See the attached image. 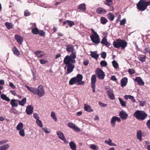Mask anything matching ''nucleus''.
<instances>
[{
  "label": "nucleus",
  "mask_w": 150,
  "mask_h": 150,
  "mask_svg": "<svg viewBox=\"0 0 150 150\" xmlns=\"http://www.w3.org/2000/svg\"><path fill=\"white\" fill-rule=\"evenodd\" d=\"M26 87L29 91L32 92L34 94L38 95L39 97H42L45 95V89L43 86L41 85H39L37 89L27 86Z\"/></svg>",
  "instance_id": "obj_1"
},
{
  "label": "nucleus",
  "mask_w": 150,
  "mask_h": 150,
  "mask_svg": "<svg viewBox=\"0 0 150 150\" xmlns=\"http://www.w3.org/2000/svg\"><path fill=\"white\" fill-rule=\"evenodd\" d=\"M113 45L115 48H121V49H124L127 46V43L125 40L118 39L113 42Z\"/></svg>",
  "instance_id": "obj_2"
},
{
  "label": "nucleus",
  "mask_w": 150,
  "mask_h": 150,
  "mask_svg": "<svg viewBox=\"0 0 150 150\" xmlns=\"http://www.w3.org/2000/svg\"><path fill=\"white\" fill-rule=\"evenodd\" d=\"M83 78L82 75L80 74H78L75 77H74L70 79L69 82L70 85H73L76 83L78 85H83L84 82L82 81Z\"/></svg>",
  "instance_id": "obj_3"
},
{
  "label": "nucleus",
  "mask_w": 150,
  "mask_h": 150,
  "mask_svg": "<svg viewBox=\"0 0 150 150\" xmlns=\"http://www.w3.org/2000/svg\"><path fill=\"white\" fill-rule=\"evenodd\" d=\"M133 116L138 120L143 121L147 117L148 115L144 111L137 110L134 112Z\"/></svg>",
  "instance_id": "obj_4"
},
{
  "label": "nucleus",
  "mask_w": 150,
  "mask_h": 150,
  "mask_svg": "<svg viewBox=\"0 0 150 150\" xmlns=\"http://www.w3.org/2000/svg\"><path fill=\"white\" fill-rule=\"evenodd\" d=\"M92 34L90 35V38L93 43L98 44L100 42V38L99 36L93 29H91Z\"/></svg>",
  "instance_id": "obj_5"
},
{
  "label": "nucleus",
  "mask_w": 150,
  "mask_h": 150,
  "mask_svg": "<svg viewBox=\"0 0 150 150\" xmlns=\"http://www.w3.org/2000/svg\"><path fill=\"white\" fill-rule=\"evenodd\" d=\"M138 9L141 11H144L146 8L147 7L145 3V0H140L137 5Z\"/></svg>",
  "instance_id": "obj_6"
},
{
  "label": "nucleus",
  "mask_w": 150,
  "mask_h": 150,
  "mask_svg": "<svg viewBox=\"0 0 150 150\" xmlns=\"http://www.w3.org/2000/svg\"><path fill=\"white\" fill-rule=\"evenodd\" d=\"M76 62V61L75 59H72L69 56V55H67L66 56L64 59V63L66 65H67L71 64H72L75 63Z\"/></svg>",
  "instance_id": "obj_7"
},
{
  "label": "nucleus",
  "mask_w": 150,
  "mask_h": 150,
  "mask_svg": "<svg viewBox=\"0 0 150 150\" xmlns=\"http://www.w3.org/2000/svg\"><path fill=\"white\" fill-rule=\"evenodd\" d=\"M96 74L98 78L101 80H103L105 77V75L104 72L100 69H97L96 71Z\"/></svg>",
  "instance_id": "obj_8"
},
{
  "label": "nucleus",
  "mask_w": 150,
  "mask_h": 150,
  "mask_svg": "<svg viewBox=\"0 0 150 150\" xmlns=\"http://www.w3.org/2000/svg\"><path fill=\"white\" fill-rule=\"evenodd\" d=\"M107 95L111 100H113L115 99L113 90L109 88H106L105 89Z\"/></svg>",
  "instance_id": "obj_9"
},
{
  "label": "nucleus",
  "mask_w": 150,
  "mask_h": 150,
  "mask_svg": "<svg viewBox=\"0 0 150 150\" xmlns=\"http://www.w3.org/2000/svg\"><path fill=\"white\" fill-rule=\"evenodd\" d=\"M57 134L59 138L63 141L65 144L68 143V141L66 140L65 137L62 132L61 131H58L57 132Z\"/></svg>",
  "instance_id": "obj_10"
},
{
  "label": "nucleus",
  "mask_w": 150,
  "mask_h": 150,
  "mask_svg": "<svg viewBox=\"0 0 150 150\" xmlns=\"http://www.w3.org/2000/svg\"><path fill=\"white\" fill-rule=\"evenodd\" d=\"M121 120L120 118L114 116L113 117L111 120L110 123L112 125V127H114L115 126V122L117 121L118 122H121Z\"/></svg>",
  "instance_id": "obj_11"
},
{
  "label": "nucleus",
  "mask_w": 150,
  "mask_h": 150,
  "mask_svg": "<svg viewBox=\"0 0 150 150\" xmlns=\"http://www.w3.org/2000/svg\"><path fill=\"white\" fill-rule=\"evenodd\" d=\"M66 66L67 68L66 72L67 74H69L72 72L75 67L74 65L71 64H69Z\"/></svg>",
  "instance_id": "obj_12"
},
{
  "label": "nucleus",
  "mask_w": 150,
  "mask_h": 150,
  "mask_svg": "<svg viewBox=\"0 0 150 150\" xmlns=\"http://www.w3.org/2000/svg\"><path fill=\"white\" fill-rule=\"evenodd\" d=\"M119 116L122 120H125L127 119L128 115L125 111L122 110L120 112Z\"/></svg>",
  "instance_id": "obj_13"
},
{
  "label": "nucleus",
  "mask_w": 150,
  "mask_h": 150,
  "mask_svg": "<svg viewBox=\"0 0 150 150\" xmlns=\"http://www.w3.org/2000/svg\"><path fill=\"white\" fill-rule=\"evenodd\" d=\"M14 37L15 39L16 40L18 43L20 45H21L23 40V37L19 35L16 34L15 35Z\"/></svg>",
  "instance_id": "obj_14"
},
{
  "label": "nucleus",
  "mask_w": 150,
  "mask_h": 150,
  "mask_svg": "<svg viewBox=\"0 0 150 150\" xmlns=\"http://www.w3.org/2000/svg\"><path fill=\"white\" fill-rule=\"evenodd\" d=\"M33 108L31 105H28L26 110V112L28 115H30L32 114L33 112Z\"/></svg>",
  "instance_id": "obj_15"
},
{
  "label": "nucleus",
  "mask_w": 150,
  "mask_h": 150,
  "mask_svg": "<svg viewBox=\"0 0 150 150\" xmlns=\"http://www.w3.org/2000/svg\"><path fill=\"white\" fill-rule=\"evenodd\" d=\"M107 12V11L105 9L102 7L98 8L96 10V12L100 14H104Z\"/></svg>",
  "instance_id": "obj_16"
},
{
  "label": "nucleus",
  "mask_w": 150,
  "mask_h": 150,
  "mask_svg": "<svg viewBox=\"0 0 150 150\" xmlns=\"http://www.w3.org/2000/svg\"><path fill=\"white\" fill-rule=\"evenodd\" d=\"M134 81L137 82L138 85L139 86H144V82L142 81V78L140 77H136Z\"/></svg>",
  "instance_id": "obj_17"
},
{
  "label": "nucleus",
  "mask_w": 150,
  "mask_h": 150,
  "mask_svg": "<svg viewBox=\"0 0 150 150\" xmlns=\"http://www.w3.org/2000/svg\"><path fill=\"white\" fill-rule=\"evenodd\" d=\"M68 126L70 128L74 129L76 131H80V129L77 127L76 126L75 124L72 123H69L68 124Z\"/></svg>",
  "instance_id": "obj_18"
},
{
  "label": "nucleus",
  "mask_w": 150,
  "mask_h": 150,
  "mask_svg": "<svg viewBox=\"0 0 150 150\" xmlns=\"http://www.w3.org/2000/svg\"><path fill=\"white\" fill-rule=\"evenodd\" d=\"M66 50L69 52H72L75 51L74 48V46L71 45H66Z\"/></svg>",
  "instance_id": "obj_19"
},
{
  "label": "nucleus",
  "mask_w": 150,
  "mask_h": 150,
  "mask_svg": "<svg viewBox=\"0 0 150 150\" xmlns=\"http://www.w3.org/2000/svg\"><path fill=\"white\" fill-rule=\"evenodd\" d=\"M18 100L12 99L10 102V104L12 108L17 107L18 106Z\"/></svg>",
  "instance_id": "obj_20"
},
{
  "label": "nucleus",
  "mask_w": 150,
  "mask_h": 150,
  "mask_svg": "<svg viewBox=\"0 0 150 150\" xmlns=\"http://www.w3.org/2000/svg\"><path fill=\"white\" fill-rule=\"evenodd\" d=\"M128 82L127 78L126 77L122 78L121 80V86L122 87H123L125 86Z\"/></svg>",
  "instance_id": "obj_21"
},
{
  "label": "nucleus",
  "mask_w": 150,
  "mask_h": 150,
  "mask_svg": "<svg viewBox=\"0 0 150 150\" xmlns=\"http://www.w3.org/2000/svg\"><path fill=\"white\" fill-rule=\"evenodd\" d=\"M78 9V10H80L83 12H85L86 10V7L85 4L84 3L81 4L79 6Z\"/></svg>",
  "instance_id": "obj_22"
},
{
  "label": "nucleus",
  "mask_w": 150,
  "mask_h": 150,
  "mask_svg": "<svg viewBox=\"0 0 150 150\" xmlns=\"http://www.w3.org/2000/svg\"><path fill=\"white\" fill-rule=\"evenodd\" d=\"M101 43L103 45H105L107 47H108L110 45V43L107 42V39L105 37H104L102 39Z\"/></svg>",
  "instance_id": "obj_23"
},
{
  "label": "nucleus",
  "mask_w": 150,
  "mask_h": 150,
  "mask_svg": "<svg viewBox=\"0 0 150 150\" xmlns=\"http://www.w3.org/2000/svg\"><path fill=\"white\" fill-rule=\"evenodd\" d=\"M84 108L86 111L88 112H91L93 111V109L91 108V106L87 104H84Z\"/></svg>",
  "instance_id": "obj_24"
},
{
  "label": "nucleus",
  "mask_w": 150,
  "mask_h": 150,
  "mask_svg": "<svg viewBox=\"0 0 150 150\" xmlns=\"http://www.w3.org/2000/svg\"><path fill=\"white\" fill-rule=\"evenodd\" d=\"M66 24H67L70 27H71L75 25L73 21L69 20H67L63 22L62 25L64 26Z\"/></svg>",
  "instance_id": "obj_25"
},
{
  "label": "nucleus",
  "mask_w": 150,
  "mask_h": 150,
  "mask_svg": "<svg viewBox=\"0 0 150 150\" xmlns=\"http://www.w3.org/2000/svg\"><path fill=\"white\" fill-rule=\"evenodd\" d=\"M69 145L70 148L72 150H76V144L73 142H71L69 143Z\"/></svg>",
  "instance_id": "obj_26"
},
{
  "label": "nucleus",
  "mask_w": 150,
  "mask_h": 150,
  "mask_svg": "<svg viewBox=\"0 0 150 150\" xmlns=\"http://www.w3.org/2000/svg\"><path fill=\"white\" fill-rule=\"evenodd\" d=\"M34 53L37 57L40 58L42 57L44 55L43 52L40 50H37L35 51Z\"/></svg>",
  "instance_id": "obj_27"
},
{
  "label": "nucleus",
  "mask_w": 150,
  "mask_h": 150,
  "mask_svg": "<svg viewBox=\"0 0 150 150\" xmlns=\"http://www.w3.org/2000/svg\"><path fill=\"white\" fill-rule=\"evenodd\" d=\"M12 51L15 55L18 56L20 54V52L16 47H15L12 48Z\"/></svg>",
  "instance_id": "obj_28"
},
{
  "label": "nucleus",
  "mask_w": 150,
  "mask_h": 150,
  "mask_svg": "<svg viewBox=\"0 0 150 150\" xmlns=\"http://www.w3.org/2000/svg\"><path fill=\"white\" fill-rule=\"evenodd\" d=\"M96 78L95 75H93L91 77V85H95Z\"/></svg>",
  "instance_id": "obj_29"
},
{
  "label": "nucleus",
  "mask_w": 150,
  "mask_h": 150,
  "mask_svg": "<svg viewBox=\"0 0 150 150\" xmlns=\"http://www.w3.org/2000/svg\"><path fill=\"white\" fill-rule=\"evenodd\" d=\"M34 24L35 25V27L32 29L31 32L34 34L37 35L38 34V33L39 30L38 28L36 27V25L34 23Z\"/></svg>",
  "instance_id": "obj_30"
},
{
  "label": "nucleus",
  "mask_w": 150,
  "mask_h": 150,
  "mask_svg": "<svg viewBox=\"0 0 150 150\" xmlns=\"http://www.w3.org/2000/svg\"><path fill=\"white\" fill-rule=\"evenodd\" d=\"M137 139L140 141L142 140V131L140 130H138L137 132Z\"/></svg>",
  "instance_id": "obj_31"
},
{
  "label": "nucleus",
  "mask_w": 150,
  "mask_h": 150,
  "mask_svg": "<svg viewBox=\"0 0 150 150\" xmlns=\"http://www.w3.org/2000/svg\"><path fill=\"white\" fill-rule=\"evenodd\" d=\"M146 56L145 55H142L139 56L138 58L139 60L142 62H144L146 61Z\"/></svg>",
  "instance_id": "obj_32"
},
{
  "label": "nucleus",
  "mask_w": 150,
  "mask_h": 150,
  "mask_svg": "<svg viewBox=\"0 0 150 150\" xmlns=\"http://www.w3.org/2000/svg\"><path fill=\"white\" fill-rule=\"evenodd\" d=\"M26 98H24L22 99L21 100H18V102L19 105L23 106L24 104L26 103Z\"/></svg>",
  "instance_id": "obj_33"
},
{
  "label": "nucleus",
  "mask_w": 150,
  "mask_h": 150,
  "mask_svg": "<svg viewBox=\"0 0 150 150\" xmlns=\"http://www.w3.org/2000/svg\"><path fill=\"white\" fill-rule=\"evenodd\" d=\"M107 17L111 21H112L114 19L115 16L112 13L110 12L108 14Z\"/></svg>",
  "instance_id": "obj_34"
},
{
  "label": "nucleus",
  "mask_w": 150,
  "mask_h": 150,
  "mask_svg": "<svg viewBox=\"0 0 150 150\" xmlns=\"http://www.w3.org/2000/svg\"><path fill=\"white\" fill-rule=\"evenodd\" d=\"M105 143L110 146H115L116 145L115 144L112 142V140L110 139H109L108 140H106L105 141Z\"/></svg>",
  "instance_id": "obj_35"
},
{
  "label": "nucleus",
  "mask_w": 150,
  "mask_h": 150,
  "mask_svg": "<svg viewBox=\"0 0 150 150\" xmlns=\"http://www.w3.org/2000/svg\"><path fill=\"white\" fill-rule=\"evenodd\" d=\"M5 25L8 29H10L13 27V25L11 23H9L8 22H6Z\"/></svg>",
  "instance_id": "obj_36"
},
{
  "label": "nucleus",
  "mask_w": 150,
  "mask_h": 150,
  "mask_svg": "<svg viewBox=\"0 0 150 150\" xmlns=\"http://www.w3.org/2000/svg\"><path fill=\"white\" fill-rule=\"evenodd\" d=\"M9 147V145L6 144L0 146V150H7Z\"/></svg>",
  "instance_id": "obj_37"
},
{
  "label": "nucleus",
  "mask_w": 150,
  "mask_h": 150,
  "mask_svg": "<svg viewBox=\"0 0 150 150\" xmlns=\"http://www.w3.org/2000/svg\"><path fill=\"white\" fill-rule=\"evenodd\" d=\"M91 54L90 55L92 58L97 59L98 57V55L96 53L93 52H91Z\"/></svg>",
  "instance_id": "obj_38"
},
{
  "label": "nucleus",
  "mask_w": 150,
  "mask_h": 150,
  "mask_svg": "<svg viewBox=\"0 0 150 150\" xmlns=\"http://www.w3.org/2000/svg\"><path fill=\"white\" fill-rule=\"evenodd\" d=\"M23 125L22 123L20 122L18 125L17 126H16V129L17 130H20L22 129V128H23Z\"/></svg>",
  "instance_id": "obj_39"
},
{
  "label": "nucleus",
  "mask_w": 150,
  "mask_h": 150,
  "mask_svg": "<svg viewBox=\"0 0 150 150\" xmlns=\"http://www.w3.org/2000/svg\"><path fill=\"white\" fill-rule=\"evenodd\" d=\"M118 99L120 102V104L123 107H125L126 106V102L124 101L121 98H118Z\"/></svg>",
  "instance_id": "obj_40"
},
{
  "label": "nucleus",
  "mask_w": 150,
  "mask_h": 150,
  "mask_svg": "<svg viewBox=\"0 0 150 150\" xmlns=\"http://www.w3.org/2000/svg\"><path fill=\"white\" fill-rule=\"evenodd\" d=\"M76 51L71 52V54L69 56L72 59H75L76 57Z\"/></svg>",
  "instance_id": "obj_41"
},
{
  "label": "nucleus",
  "mask_w": 150,
  "mask_h": 150,
  "mask_svg": "<svg viewBox=\"0 0 150 150\" xmlns=\"http://www.w3.org/2000/svg\"><path fill=\"white\" fill-rule=\"evenodd\" d=\"M112 64L115 68L117 69L118 68V64L115 60H114L112 62Z\"/></svg>",
  "instance_id": "obj_42"
},
{
  "label": "nucleus",
  "mask_w": 150,
  "mask_h": 150,
  "mask_svg": "<svg viewBox=\"0 0 150 150\" xmlns=\"http://www.w3.org/2000/svg\"><path fill=\"white\" fill-rule=\"evenodd\" d=\"M51 116L55 122H56L57 121V118L55 115V113L54 112H51Z\"/></svg>",
  "instance_id": "obj_43"
},
{
  "label": "nucleus",
  "mask_w": 150,
  "mask_h": 150,
  "mask_svg": "<svg viewBox=\"0 0 150 150\" xmlns=\"http://www.w3.org/2000/svg\"><path fill=\"white\" fill-rule=\"evenodd\" d=\"M31 14L30 12L28 10H25L24 12V16L27 17L30 16Z\"/></svg>",
  "instance_id": "obj_44"
},
{
  "label": "nucleus",
  "mask_w": 150,
  "mask_h": 150,
  "mask_svg": "<svg viewBox=\"0 0 150 150\" xmlns=\"http://www.w3.org/2000/svg\"><path fill=\"white\" fill-rule=\"evenodd\" d=\"M106 5L108 6L109 7V8L108 9L109 11H112L114 10V8L112 6V3L109 4H108Z\"/></svg>",
  "instance_id": "obj_45"
},
{
  "label": "nucleus",
  "mask_w": 150,
  "mask_h": 150,
  "mask_svg": "<svg viewBox=\"0 0 150 150\" xmlns=\"http://www.w3.org/2000/svg\"><path fill=\"white\" fill-rule=\"evenodd\" d=\"M100 21L101 23L103 24H105L108 21L104 17L101 18Z\"/></svg>",
  "instance_id": "obj_46"
},
{
  "label": "nucleus",
  "mask_w": 150,
  "mask_h": 150,
  "mask_svg": "<svg viewBox=\"0 0 150 150\" xmlns=\"http://www.w3.org/2000/svg\"><path fill=\"white\" fill-rule=\"evenodd\" d=\"M36 122L37 125L40 127H42L43 125L42 123V122L40 120H39V119L36 120Z\"/></svg>",
  "instance_id": "obj_47"
},
{
  "label": "nucleus",
  "mask_w": 150,
  "mask_h": 150,
  "mask_svg": "<svg viewBox=\"0 0 150 150\" xmlns=\"http://www.w3.org/2000/svg\"><path fill=\"white\" fill-rule=\"evenodd\" d=\"M100 64L102 67H105L107 66V63L105 61L103 60L100 62Z\"/></svg>",
  "instance_id": "obj_48"
},
{
  "label": "nucleus",
  "mask_w": 150,
  "mask_h": 150,
  "mask_svg": "<svg viewBox=\"0 0 150 150\" xmlns=\"http://www.w3.org/2000/svg\"><path fill=\"white\" fill-rule=\"evenodd\" d=\"M45 32L43 30H39L38 32V34L40 36H43L45 35Z\"/></svg>",
  "instance_id": "obj_49"
},
{
  "label": "nucleus",
  "mask_w": 150,
  "mask_h": 150,
  "mask_svg": "<svg viewBox=\"0 0 150 150\" xmlns=\"http://www.w3.org/2000/svg\"><path fill=\"white\" fill-rule=\"evenodd\" d=\"M19 135L22 137L24 136L25 135V133L24 130L22 129L19 130Z\"/></svg>",
  "instance_id": "obj_50"
},
{
  "label": "nucleus",
  "mask_w": 150,
  "mask_h": 150,
  "mask_svg": "<svg viewBox=\"0 0 150 150\" xmlns=\"http://www.w3.org/2000/svg\"><path fill=\"white\" fill-rule=\"evenodd\" d=\"M128 71L130 74H133L135 73V70L133 69H129Z\"/></svg>",
  "instance_id": "obj_51"
},
{
  "label": "nucleus",
  "mask_w": 150,
  "mask_h": 150,
  "mask_svg": "<svg viewBox=\"0 0 150 150\" xmlns=\"http://www.w3.org/2000/svg\"><path fill=\"white\" fill-rule=\"evenodd\" d=\"M126 20L125 18L122 19L120 22V25H124L126 23Z\"/></svg>",
  "instance_id": "obj_52"
},
{
  "label": "nucleus",
  "mask_w": 150,
  "mask_h": 150,
  "mask_svg": "<svg viewBox=\"0 0 150 150\" xmlns=\"http://www.w3.org/2000/svg\"><path fill=\"white\" fill-rule=\"evenodd\" d=\"M146 125L147 127L149 129H150V119L147 121Z\"/></svg>",
  "instance_id": "obj_53"
},
{
  "label": "nucleus",
  "mask_w": 150,
  "mask_h": 150,
  "mask_svg": "<svg viewBox=\"0 0 150 150\" xmlns=\"http://www.w3.org/2000/svg\"><path fill=\"white\" fill-rule=\"evenodd\" d=\"M106 2L105 3V5L108 4H109L112 3L113 0H105Z\"/></svg>",
  "instance_id": "obj_54"
},
{
  "label": "nucleus",
  "mask_w": 150,
  "mask_h": 150,
  "mask_svg": "<svg viewBox=\"0 0 150 150\" xmlns=\"http://www.w3.org/2000/svg\"><path fill=\"white\" fill-rule=\"evenodd\" d=\"M33 117L36 120L39 119V117L38 115L36 113H34L33 114Z\"/></svg>",
  "instance_id": "obj_55"
},
{
  "label": "nucleus",
  "mask_w": 150,
  "mask_h": 150,
  "mask_svg": "<svg viewBox=\"0 0 150 150\" xmlns=\"http://www.w3.org/2000/svg\"><path fill=\"white\" fill-rule=\"evenodd\" d=\"M129 99H131L134 102H135L136 101L135 100L134 98V97L133 96H131L129 95Z\"/></svg>",
  "instance_id": "obj_56"
},
{
  "label": "nucleus",
  "mask_w": 150,
  "mask_h": 150,
  "mask_svg": "<svg viewBox=\"0 0 150 150\" xmlns=\"http://www.w3.org/2000/svg\"><path fill=\"white\" fill-rule=\"evenodd\" d=\"M99 105L101 107H105L107 106L106 104L100 102H99Z\"/></svg>",
  "instance_id": "obj_57"
},
{
  "label": "nucleus",
  "mask_w": 150,
  "mask_h": 150,
  "mask_svg": "<svg viewBox=\"0 0 150 150\" xmlns=\"http://www.w3.org/2000/svg\"><path fill=\"white\" fill-rule=\"evenodd\" d=\"M40 62L41 64H43L47 63V61L45 60L40 59Z\"/></svg>",
  "instance_id": "obj_58"
},
{
  "label": "nucleus",
  "mask_w": 150,
  "mask_h": 150,
  "mask_svg": "<svg viewBox=\"0 0 150 150\" xmlns=\"http://www.w3.org/2000/svg\"><path fill=\"white\" fill-rule=\"evenodd\" d=\"M139 103L140 106L142 107L145 105L146 102L144 101H140L139 102Z\"/></svg>",
  "instance_id": "obj_59"
},
{
  "label": "nucleus",
  "mask_w": 150,
  "mask_h": 150,
  "mask_svg": "<svg viewBox=\"0 0 150 150\" xmlns=\"http://www.w3.org/2000/svg\"><path fill=\"white\" fill-rule=\"evenodd\" d=\"M8 142L7 140L0 141V145L4 144Z\"/></svg>",
  "instance_id": "obj_60"
},
{
  "label": "nucleus",
  "mask_w": 150,
  "mask_h": 150,
  "mask_svg": "<svg viewBox=\"0 0 150 150\" xmlns=\"http://www.w3.org/2000/svg\"><path fill=\"white\" fill-rule=\"evenodd\" d=\"M149 47L145 48L144 50V53L145 54H146L149 51Z\"/></svg>",
  "instance_id": "obj_61"
},
{
  "label": "nucleus",
  "mask_w": 150,
  "mask_h": 150,
  "mask_svg": "<svg viewBox=\"0 0 150 150\" xmlns=\"http://www.w3.org/2000/svg\"><path fill=\"white\" fill-rule=\"evenodd\" d=\"M9 86L11 87L13 89H15L16 88V86L14 85L11 82H9Z\"/></svg>",
  "instance_id": "obj_62"
},
{
  "label": "nucleus",
  "mask_w": 150,
  "mask_h": 150,
  "mask_svg": "<svg viewBox=\"0 0 150 150\" xmlns=\"http://www.w3.org/2000/svg\"><path fill=\"white\" fill-rule=\"evenodd\" d=\"M90 148L93 150H97L96 146L95 145L93 144H92L90 146Z\"/></svg>",
  "instance_id": "obj_63"
},
{
  "label": "nucleus",
  "mask_w": 150,
  "mask_h": 150,
  "mask_svg": "<svg viewBox=\"0 0 150 150\" xmlns=\"http://www.w3.org/2000/svg\"><path fill=\"white\" fill-rule=\"evenodd\" d=\"M106 53L105 52H103L101 54V57L103 59H105L106 58Z\"/></svg>",
  "instance_id": "obj_64"
}]
</instances>
